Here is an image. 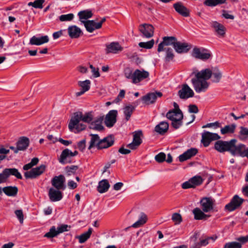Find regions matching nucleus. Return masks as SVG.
I'll use <instances>...</instances> for the list:
<instances>
[{
	"instance_id": "nucleus-7",
	"label": "nucleus",
	"mask_w": 248,
	"mask_h": 248,
	"mask_svg": "<svg viewBox=\"0 0 248 248\" xmlns=\"http://www.w3.org/2000/svg\"><path fill=\"white\" fill-rule=\"evenodd\" d=\"M46 167L44 165H41L39 167L33 168L30 170L24 173V176L27 179H35L41 175L46 170Z\"/></svg>"
},
{
	"instance_id": "nucleus-8",
	"label": "nucleus",
	"mask_w": 248,
	"mask_h": 248,
	"mask_svg": "<svg viewBox=\"0 0 248 248\" xmlns=\"http://www.w3.org/2000/svg\"><path fill=\"white\" fill-rule=\"evenodd\" d=\"M234 141V139L228 141L218 140L215 143V148L220 153L228 151L231 153L232 144Z\"/></svg>"
},
{
	"instance_id": "nucleus-12",
	"label": "nucleus",
	"mask_w": 248,
	"mask_h": 248,
	"mask_svg": "<svg viewBox=\"0 0 248 248\" xmlns=\"http://www.w3.org/2000/svg\"><path fill=\"white\" fill-rule=\"evenodd\" d=\"M177 39L174 36H165L163 37V41L158 45L157 51L158 52L164 51L165 46H172L174 47Z\"/></svg>"
},
{
	"instance_id": "nucleus-30",
	"label": "nucleus",
	"mask_w": 248,
	"mask_h": 248,
	"mask_svg": "<svg viewBox=\"0 0 248 248\" xmlns=\"http://www.w3.org/2000/svg\"><path fill=\"white\" fill-rule=\"evenodd\" d=\"M123 48L117 42H112L106 46V51L107 53H117L122 51Z\"/></svg>"
},
{
	"instance_id": "nucleus-49",
	"label": "nucleus",
	"mask_w": 248,
	"mask_h": 248,
	"mask_svg": "<svg viewBox=\"0 0 248 248\" xmlns=\"http://www.w3.org/2000/svg\"><path fill=\"white\" fill-rule=\"evenodd\" d=\"M45 0H35L33 2H30L28 6H32L35 8L42 9L43 7V4L44 3Z\"/></svg>"
},
{
	"instance_id": "nucleus-63",
	"label": "nucleus",
	"mask_w": 248,
	"mask_h": 248,
	"mask_svg": "<svg viewBox=\"0 0 248 248\" xmlns=\"http://www.w3.org/2000/svg\"><path fill=\"white\" fill-rule=\"evenodd\" d=\"M212 240V242L215 241V239L213 238V237H209L207 239L202 240L199 243L201 247L202 246H205L207 245L209 242V241Z\"/></svg>"
},
{
	"instance_id": "nucleus-19",
	"label": "nucleus",
	"mask_w": 248,
	"mask_h": 248,
	"mask_svg": "<svg viewBox=\"0 0 248 248\" xmlns=\"http://www.w3.org/2000/svg\"><path fill=\"white\" fill-rule=\"evenodd\" d=\"M191 48V45L187 43L181 42L177 40L174 47L175 51L178 53H187Z\"/></svg>"
},
{
	"instance_id": "nucleus-64",
	"label": "nucleus",
	"mask_w": 248,
	"mask_h": 248,
	"mask_svg": "<svg viewBox=\"0 0 248 248\" xmlns=\"http://www.w3.org/2000/svg\"><path fill=\"white\" fill-rule=\"evenodd\" d=\"M188 110L190 113H197L199 109L198 107L195 105H190L188 107Z\"/></svg>"
},
{
	"instance_id": "nucleus-1",
	"label": "nucleus",
	"mask_w": 248,
	"mask_h": 248,
	"mask_svg": "<svg viewBox=\"0 0 248 248\" xmlns=\"http://www.w3.org/2000/svg\"><path fill=\"white\" fill-rule=\"evenodd\" d=\"M93 119V112L89 111L83 114L81 112L78 111L74 113L73 117L71 118L68 127L70 130L75 133H78L85 129L86 125L80 123L81 121L83 122L90 123Z\"/></svg>"
},
{
	"instance_id": "nucleus-56",
	"label": "nucleus",
	"mask_w": 248,
	"mask_h": 248,
	"mask_svg": "<svg viewBox=\"0 0 248 248\" xmlns=\"http://www.w3.org/2000/svg\"><path fill=\"white\" fill-rule=\"evenodd\" d=\"M68 228H70V227L68 226L67 225L62 224L57 228V231L58 233L60 234V233H62L63 232L68 231Z\"/></svg>"
},
{
	"instance_id": "nucleus-52",
	"label": "nucleus",
	"mask_w": 248,
	"mask_h": 248,
	"mask_svg": "<svg viewBox=\"0 0 248 248\" xmlns=\"http://www.w3.org/2000/svg\"><path fill=\"white\" fill-rule=\"evenodd\" d=\"M240 137L242 140L248 138V128L242 127L240 131Z\"/></svg>"
},
{
	"instance_id": "nucleus-21",
	"label": "nucleus",
	"mask_w": 248,
	"mask_h": 248,
	"mask_svg": "<svg viewBox=\"0 0 248 248\" xmlns=\"http://www.w3.org/2000/svg\"><path fill=\"white\" fill-rule=\"evenodd\" d=\"M117 115V111L116 110H111L108 112L106 116L105 121L107 127H111L116 122Z\"/></svg>"
},
{
	"instance_id": "nucleus-33",
	"label": "nucleus",
	"mask_w": 248,
	"mask_h": 248,
	"mask_svg": "<svg viewBox=\"0 0 248 248\" xmlns=\"http://www.w3.org/2000/svg\"><path fill=\"white\" fill-rule=\"evenodd\" d=\"M192 213L194 215V218L196 220L205 219L209 217V216L205 214L202 210L198 207L194 208L192 211Z\"/></svg>"
},
{
	"instance_id": "nucleus-13",
	"label": "nucleus",
	"mask_w": 248,
	"mask_h": 248,
	"mask_svg": "<svg viewBox=\"0 0 248 248\" xmlns=\"http://www.w3.org/2000/svg\"><path fill=\"white\" fill-rule=\"evenodd\" d=\"M244 200L236 195L233 196L231 202L225 206V209L232 212L239 207L243 202Z\"/></svg>"
},
{
	"instance_id": "nucleus-2",
	"label": "nucleus",
	"mask_w": 248,
	"mask_h": 248,
	"mask_svg": "<svg viewBox=\"0 0 248 248\" xmlns=\"http://www.w3.org/2000/svg\"><path fill=\"white\" fill-rule=\"evenodd\" d=\"M189 76L194 78H211L212 76L214 78H221L224 76L221 70L216 66L211 67V68H206L201 71H199L195 67L193 68Z\"/></svg>"
},
{
	"instance_id": "nucleus-54",
	"label": "nucleus",
	"mask_w": 248,
	"mask_h": 248,
	"mask_svg": "<svg viewBox=\"0 0 248 248\" xmlns=\"http://www.w3.org/2000/svg\"><path fill=\"white\" fill-rule=\"evenodd\" d=\"M16 217L19 220L20 223H23L24 220V216L22 210H16L15 211Z\"/></svg>"
},
{
	"instance_id": "nucleus-29",
	"label": "nucleus",
	"mask_w": 248,
	"mask_h": 248,
	"mask_svg": "<svg viewBox=\"0 0 248 248\" xmlns=\"http://www.w3.org/2000/svg\"><path fill=\"white\" fill-rule=\"evenodd\" d=\"M68 33L71 38H78L82 34L81 29L75 25L68 27Z\"/></svg>"
},
{
	"instance_id": "nucleus-39",
	"label": "nucleus",
	"mask_w": 248,
	"mask_h": 248,
	"mask_svg": "<svg viewBox=\"0 0 248 248\" xmlns=\"http://www.w3.org/2000/svg\"><path fill=\"white\" fill-rule=\"evenodd\" d=\"M8 177L11 175H13L16 177L17 179H21L22 176L20 173L18 171L17 169L15 168L5 169Z\"/></svg>"
},
{
	"instance_id": "nucleus-45",
	"label": "nucleus",
	"mask_w": 248,
	"mask_h": 248,
	"mask_svg": "<svg viewBox=\"0 0 248 248\" xmlns=\"http://www.w3.org/2000/svg\"><path fill=\"white\" fill-rule=\"evenodd\" d=\"M91 140L89 149H90L94 146H96L98 148V143L100 140L99 136L96 134H91Z\"/></svg>"
},
{
	"instance_id": "nucleus-47",
	"label": "nucleus",
	"mask_w": 248,
	"mask_h": 248,
	"mask_svg": "<svg viewBox=\"0 0 248 248\" xmlns=\"http://www.w3.org/2000/svg\"><path fill=\"white\" fill-rule=\"evenodd\" d=\"M59 234L57 229L55 226H52L50 228L49 231L46 233L44 236L47 238H51L54 237Z\"/></svg>"
},
{
	"instance_id": "nucleus-18",
	"label": "nucleus",
	"mask_w": 248,
	"mask_h": 248,
	"mask_svg": "<svg viewBox=\"0 0 248 248\" xmlns=\"http://www.w3.org/2000/svg\"><path fill=\"white\" fill-rule=\"evenodd\" d=\"M178 94L180 98L186 99L192 97L194 95V93L187 84H184L182 85L181 89L179 91Z\"/></svg>"
},
{
	"instance_id": "nucleus-31",
	"label": "nucleus",
	"mask_w": 248,
	"mask_h": 248,
	"mask_svg": "<svg viewBox=\"0 0 248 248\" xmlns=\"http://www.w3.org/2000/svg\"><path fill=\"white\" fill-rule=\"evenodd\" d=\"M169 128V124L165 121L160 122L155 128V130L157 133L163 135L165 133Z\"/></svg>"
},
{
	"instance_id": "nucleus-10",
	"label": "nucleus",
	"mask_w": 248,
	"mask_h": 248,
	"mask_svg": "<svg viewBox=\"0 0 248 248\" xmlns=\"http://www.w3.org/2000/svg\"><path fill=\"white\" fill-rule=\"evenodd\" d=\"M124 73L125 78H148L149 76V73L147 71L137 69L133 73L132 70L129 67L124 69Z\"/></svg>"
},
{
	"instance_id": "nucleus-57",
	"label": "nucleus",
	"mask_w": 248,
	"mask_h": 248,
	"mask_svg": "<svg viewBox=\"0 0 248 248\" xmlns=\"http://www.w3.org/2000/svg\"><path fill=\"white\" fill-rule=\"evenodd\" d=\"M166 158V155L163 153H160L155 156V160L158 162H163Z\"/></svg>"
},
{
	"instance_id": "nucleus-35",
	"label": "nucleus",
	"mask_w": 248,
	"mask_h": 248,
	"mask_svg": "<svg viewBox=\"0 0 248 248\" xmlns=\"http://www.w3.org/2000/svg\"><path fill=\"white\" fill-rule=\"evenodd\" d=\"M18 192V188L16 186H8L3 187V192L8 196L15 197Z\"/></svg>"
},
{
	"instance_id": "nucleus-50",
	"label": "nucleus",
	"mask_w": 248,
	"mask_h": 248,
	"mask_svg": "<svg viewBox=\"0 0 248 248\" xmlns=\"http://www.w3.org/2000/svg\"><path fill=\"white\" fill-rule=\"evenodd\" d=\"M73 14L70 13L67 15H62L59 16V19L61 21H71L74 18Z\"/></svg>"
},
{
	"instance_id": "nucleus-25",
	"label": "nucleus",
	"mask_w": 248,
	"mask_h": 248,
	"mask_svg": "<svg viewBox=\"0 0 248 248\" xmlns=\"http://www.w3.org/2000/svg\"><path fill=\"white\" fill-rule=\"evenodd\" d=\"M197 153L198 150L196 148L189 149L178 156L179 160L180 162H184L195 155Z\"/></svg>"
},
{
	"instance_id": "nucleus-22",
	"label": "nucleus",
	"mask_w": 248,
	"mask_h": 248,
	"mask_svg": "<svg viewBox=\"0 0 248 248\" xmlns=\"http://www.w3.org/2000/svg\"><path fill=\"white\" fill-rule=\"evenodd\" d=\"M206 51L207 50L203 48L201 51L200 48L195 47L193 50L192 56L197 59L202 60H207L211 57V54L209 53L204 52Z\"/></svg>"
},
{
	"instance_id": "nucleus-55",
	"label": "nucleus",
	"mask_w": 248,
	"mask_h": 248,
	"mask_svg": "<svg viewBox=\"0 0 248 248\" xmlns=\"http://www.w3.org/2000/svg\"><path fill=\"white\" fill-rule=\"evenodd\" d=\"M9 150L6 149L3 147L0 148V161L3 160L6 156L5 155L9 153Z\"/></svg>"
},
{
	"instance_id": "nucleus-15",
	"label": "nucleus",
	"mask_w": 248,
	"mask_h": 248,
	"mask_svg": "<svg viewBox=\"0 0 248 248\" xmlns=\"http://www.w3.org/2000/svg\"><path fill=\"white\" fill-rule=\"evenodd\" d=\"M215 201L211 198H203L200 201L201 206L204 212L212 211L214 208Z\"/></svg>"
},
{
	"instance_id": "nucleus-23",
	"label": "nucleus",
	"mask_w": 248,
	"mask_h": 248,
	"mask_svg": "<svg viewBox=\"0 0 248 248\" xmlns=\"http://www.w3.org/2000/svg\"><path fill=\"white\" fill-rule=\"evenodd\" d=\"M211 26L219 37H223L226 33V28L221 24L216 21L211 22Z\"/></svg>"
},
{
	"instance_id": "nucleus-24",
	"label": "nucleus",
	"mask_w": 248,
	"mask_h": 248,
	"mask_svg": "<svg viewBox=\"0 0 248 248\" xmlns=\"http://www.w3.org/2000/svg\"><path fill=\"white\" fill-rule=\"evenodd\" d=\"M173 6L175 11L181 16L184 17H188L189 16V11L182 2H176L173 4Z\"/></svg>"
},
{
	"instance_id": "nucleus-16",
	"label": "nucleus",
	"mask_w": 248,
	"mask_h": 248,
	"mask_svg": "<svg viewBox=\"0 0 248 248\" xmlns=\"http://www.w3.org/2000/svg\"><path fill=\"white\" fill-rule=\"evenodd\" d=\"M65 179L63 175H59L54 177L51 180L52 185L56 188L60 190H64L66 188L65 185Z\"/></svg>"
},
{
	"instance_id": "nucleus-5",
	"label": "nucleus",
	"mask_w": 248,
	"mask_h": 248,
	"mask_svg": "<svg viewBox=\"0 0 248 248\" xmlns=\"http://www.w3.org/2000/svg\"><path fill=\"white\" fill-rule=\"evenodd\" d=\"M236 140H234V141L232 142L231 154L233 155H239L241 157H248V148L243 144H239L236 145Z\"/></svg>"
},
{
	"instance_id": "nucleus-42",
	"label": "nucleus",
	"mask_w": 248,
	"mask_h": 248,
	"mask_svg": "<svg viewBox=\"0 0 248 248\" xmlns=\"http://www.w3.org/2000/svg\"><path fill=\"white\" fill-rule=\"evenodd\" d=\"M226 0H205L203 3L205 5L214 7L225 3Z\"/></svg>"
},
{
	"instance_id": "nucleus-32",
	"label": "nucleus",
	"mask_w": 248,
	"mask_h": 248,
	"mask_svg": "<svg viewBox=\"0 0 248 248\" xmlns=\"http://www.w3.org/2000/svg\"><path fill=\"white\" fill-rule=\"evenodd\" d=\"M86 30L89 32H93L95 30L99 29V28H97V23L93 20H88L86 21H82Z\"/></svg>"
},
{
	"instance_id": "nucleus-62",
	"label": "nucleus",
	"mask_w": 248,
	"mask_h": 248,
	"mask_svg": "<svg viewBox=\"0 0 248 248\" xmlns=\"http://www.w3.org/2000/svg\"><path fill=\"white\" fill-rule=\"evenodd\" d=\"M66 172L68 175H70L71 173H74L75 171L78 169V167L76 166H72L70 167H66Z\"/></svg>"
},
{
	"instance_id": "nucleus-51",
	"label": "nucleus",
	"mask_w": 248,
	"mask_h": 248,
	"mask_svg": "<svg viewBox=\"0 0 248 248\" xmlns=\"http://www.w3.org/2000/svg\"><path fill=\"white\" fill-rule=\"evenodd\" d=\"M171 219L174 222L175 225L179 224L182 221L181 215L176 213L172 215Z\"/></svg>"
},
{
	"instance_id": "nucleus-20",
	"label": "nucleus",
	"mask_w": 248,
	"mask_h": 248,
	"mask_svg": "<svg viewBox=\"0 0 248 248\" xmlns=\"http://www.w3.org/2000/svg\"><path fill=\"white\" fill-rule=\"evenodd\" d=\"M60 190L53 187L49 189L48 197L51 202H58L62 199L63 197L62 193Z\"/></svg>"
},
{
	"instance_id": "nucleus-27",
	"label": "nucleus",
	"mask_w": 248,
	"mask_h": 248,
	"mask_svg": "<svg viewBox=\"0 0 248 248\" xmlns=\"http://www.w3.org/2000/svg\"><path fill=\"white\" fill-rule=\"evenodd\" d=\"M114 143V139L112 136H108L101 140L98 143V148L105 149L111 146Z\"/></svg>"
},
{
	"instance_id": "nucleus-26",
	"label": "nucleus",
	"mask_w": 248,
	"mask_h": 248,
	"mask_svg": "<svg viewBox=\"0 0 248 248\" xmlns=\"http://www.w3.org/2000/svg\"><path fill=\"white\" fill-rule=\"evenodd\" d=\"M78 85L80 87V91L76 93V96H79L90 90L91 81L88 79L82 81H79L78 82Z\"/></svg>"
},
{
	"instance_id": "nucleus-53",
	"label": "nucleus",
	"mask_w": 248,
	"mask_h": 248,
	"mask_svg": "<svg viewBox=\"0 0 248 248\" xmlns=\"http://www.w3.org/2000/svg\"><path fill=\"white\" fill-rule=\"evenodd\" d=\"M241 244L238 242H233L229 243L225 245L224 248H241Z\"/></svg>"
},
{
	"instance_id": "nucleus-37",
	"label": "nucleus",
	"mask_w": 248,
	"mask_h": 248,
	"mask_svg": "<svg viewBox=\"0 0 248 248\" xmlns=\"http://www.w3.org/2000/svg\"><path fill=\"white\" fill-rule=\"evenodd\" d=\"M109 184L107 180H103L99 182L97 190L100 193H103L108 191Z\"/></svg>"
},
{
	"instance_id": "nucleus-17",
	"label": "nucleus",
	"mask_w": 248,
	"mask_h": 248,
	"mask_svg": "<svg viewBox=\"0 0 248 248\" xmlns=\"http://www.w3.org/2000/svg\"><path fill=\"white\" fill-rule=\"evenodd\" d=\"M139 29L142 35L146 38H149L154 35V28L151 24H143L140 25Z\"/></svg>"
},
{
	"instance_id": "nucleus-61",
	"label": "nucleus",
	"mask_w": 248,
	"mask_h": 248,
	"mask_svg": "<svg viewBox=\"0 0 248 248\" xmlns=\"http://www.w3.org/2000/svg\"><path fill=\"white\" fill-rule=\"evenodd\" d=\"M182 187L185 189L190 188H194L190 179L183 183L182 184Z\"/></svg>"
},
{
	"instance_id": "nucleus-36",
	"label": "nucleus",
	"mask_w": 248,
	"mask_h": 248,
	"mask_svg": "<svg viewBox=\"0 0 248 248\" xmlns=\"http://www.w3.org/2000/svg\"><path fill=\"white\" fill-rule=\"evenodd\" d=\"M16 144L19 151L24 150L29 146V140L27 138L23 137L18 140Z\"/></svg>"
},
{
	"instance_id": "nucleus-6",
	"label": "nucleus",
	"mask_w": 248,
	"mask_h": 248,
	"mask_svg": "<svg viewBox=\"0 0 248 248\" xmlns=\"http://www.w3.org/2000/svg\"><path fill=\"white\" fill-rule=\"evenodd\" d=\"M78 154L77 151L72 152L68 148L63 150L59 158V161L62 164H65L71 163V158L76 156Z\"/></svg>"
},
{
	"instance_id": "nucleus-40",
	"label": "nucleus",
	"mask_w": 248,
	"mask_h": 248,
	"mask_svg": "<svg viewBox=\"0 0 248 248\" xmlns=\"http://www.w3.org/2000/svg\"><path fill=\"white\" fill-rule=\"evenodd\" d=\"M164 51H165L166 54L165 56V60L167 62H169L173 60L174 54L173 53V49L169 47L164 48Z\"/></svg>"
},
{
	"instance_id": "nucleus-9",
	"label": "nucleus",
	"mask_w": 248,
	"mask_h": 248,
	"mask_svg": "<svg viewBox=\"0 0 248 248\" xmlns=\"http://www.w3.org/2000/svg\"><path fill=\"white\" fill-rule=\"evenodd\" d=\"M220 138V136L217 133L204 131L202 134L201 141L204 147H207L212 141L217 140Z\"/></svg>"
},
{
	"instance_id": "nucleus-58",
	"label": "nucleus",
	"mask_w": 248,
	"mask_h": 248,
	"mask_svg": "<svg viewBox=\"0 0 248 248\" xmlns=\"http://www.w3.org/2000/svg\"><path fill=\"white\" fill-rule=\"evenodd\" d=\"M90 68L91 69V72L93 73V75L95 78H98L100 76V73L99 72V69L98 68H95L93 66V65H90Z\"/></svg>"
},
{
	"instance_id": "nucleus-28",
	"label": "nucleus",
	"mask_w": 248,
	"mask_h": 248,
	"mask_svg": "<svg viewBox=\"0 0 248 248\" xmlns=\"http://www.w3.org/2000/svg\"><path fill=\"white\" fill-rule=\"evenodd\" d=\"M48 41L49 38L47 35L42 36L41 37L33 36L30 39L29 44L31 45L40 46Z\"/></svg>"
},
{
	"instance_id": "nucleus-44",
	"label": "nucleus",
	"mask_w": 248,
	"mask_h": 248,
	"mask_svg": "<svg viewBox=\"0 0 248 248\" xmlns=\"http://www.w3.org/2000/svg\"><path fill=\"white\" fill-rule=\"evenodd\" d=\"M235 128L234 124L227 125L220 130V132L222 134H226L227 133H232L234 132Z\"/></svg>"
},
{
	"instance_id": "nucleus-46",
	"label": "nucleus",
	"mask_w": 248,
	"mask_h": 248,
	"mask_svg": "<svg viewBox=\"0 0 248 248\" xmlns=\"http://www.w3.org/2000/svg\"><path fill=\"white\" fill-rule=\"evenodd\" d=\"M193 187H195L202 184L203 179L200 176H195L190 179Z\"/></svg>"
},
{
	"instance_id": "nucleus-48",
	"label": "nucleus",
	"mask_w": 248,
	"mask_h": 248,
	"mask_svg": "<svg viewBox=\"0 0 248 248\" xmlns=\"http://www.w3.org/2000/svg\"><path fill=\"white\" fill-rule=\"evenodd\" d=\"M154 44V40L152 39L150 41H148L147 42H140L139 43V46L140 47L142 48H144L146 49H151L153 47Z\"/></svg>"
},
{
	"instance_id": "nucleus-59",
	"label": "nucleus",
	"mask_w": 248,
	"mask_h": 248,
	"mask_svg": "<svg viewBox=\"0 0 248 248\" xmlns=\"http://www.w3.org/2000/svg\"><path fill=\"white\" fill-rule=\"evenodd\" d=\"M8 178L5 170H3L2 172L0 173V184L5 182Z\"/></svg>"
},
{
	"instance_id": "nucleus-11",
	"label": "nucleus",
	"mask_w": 248,
	"mask_h": 248,
	"mask_svg": "<svg viewBox=\"0 0 248 248\" xmlns=\"http://www.w3.org/2000/svg\"><path fill=\"white\" fill-rule=\"evenodd\" d=\"M162 96V93L160 92H151L143 96L141 100L144 104L149 105L155 103L157 98Z\"/></svg>"
},
{
	"instance_id": "nucleus-34",
	"label": "nucleus",
	"mask_w": 248,
	"mask_h": 248,
	"mask_svg": "<svg viewBox=\"0 0 248 248\" xmlns=\"http://www.w3.org/2000/svg\"><path fill=\"white\" fill-rule=\"evenodd\" d=\"M147 220V216L143 212H141L139 216L138 220L133 224L132 227L138 228L144 225Z\"/></svg>"
},
{
	"instance_id": "nucleus-38",
	"label": "nucleus",
	"mask_w": 248,
	"mask_h": 248,
	"mask_svg": "<svg viewBox=\"0 0 248 248\" xmlns=\"http://www.w3.org/2000/svg\"><path fill=\"white\" fill-rule=\"evenodd\" d=\"M93 13L91 10H86L80 11L78 13V16H79V20L82 23V21H85L83 19L86 20L88 18H90L92 17Z\"/></svg>"
},
{
	"instance_id": "nucleus-43",
	"label": "nucleus",
	"mask_w": 248,
	"mask_h": 248,
	"mask_svg": "<svg viewBox=\"0 0 248 248\" xmlns=\"http://www.w3.org/2000/svg\"><path fill=\"white\" fill-rule=\"evenodd\" d=\"M92 232V229L90 228L88 231L79 236H77L79 242L81 244L84 243L88 238H90Z\"/></svg>"
},
{
	"instance_id": "nucleus-3",
	"label": "nucleus",
	"mask_w": 248,
	"mask_h": 248,
	"mask_svg": "<svg viewBox=\"0 0 248 248\" xmlns=\"http://www.w3.org/2000/svg\"><path fill=\"white\" fill-rule=\"evenodd\" d=\"M166 117L171 121V125L175 129L182 125L183 115L180 109H172L167 112Z\"/></svg>"
},
{
	"instance_id": "nucleus-60",
	"label": "nucleus",
	"mask_w": 248,
	"mask_h": 248,
	"mask_svg": "<svg viewBox=\"0 0 248 248\" xmlns=\"http://www.w3.org/2000/svg\"><path fill=\"white\" fill-rule=\"evenodd\" d=\"M86 147V140L83 139L78 143V149L81 151H83Z\"/></svg>"
},
{
	"instance_id": "nucleus-41",
	"label": "nucleus",
	"mask_w": 248,
	"mask_h": 248,
	"mask_svg": "<svg viewBox=\"0 0 248 248\" xmlns=\"http://www.w3.org/2000/svg\"><path fill=\"white\" fill-rule=\"evenodd\" d=\"M134 109V107L132 105L126 106L124 108V113L127 121L130 119Z\"/></svg>"
},
{
	"instance_id": "nucleus-14",
	"label": "nucleus",
	"mask_w": 248,
	"mask_h": 248,
	"mask_svg": "<svg viewBox=\"0 0 248 248\" xmlns=\"http://www.w3.org/2000/svg\"><path fill=\"white\" fill-rule=\"evenodd\" d=\"M142 133L141 131L139 130L134 132L132 142L127 144V147L131 150L137 149L142 143Z\"/></svg>"
},
{
	"instance_id": "nucleus-4",
	"label": "nucleus",
	"mask_w": 248,
	"mask_h": 248,
	"mask_svg": "<svg viewBox=\"0 0 248 248\" xmlns=\"http://www.w3.org/2000/svg\"><path fill=\"white\" fill-rule=\"evenodd\" d=\"M209 78H192L191 83L197 93L205 92L210 84L208 80Z\"/></svg>"
}]
</instances>
